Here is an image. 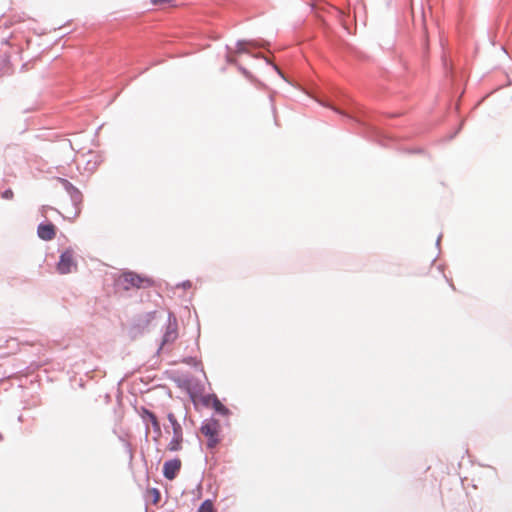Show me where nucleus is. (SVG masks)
I'll list each match as a JSON object with an SVG mask.
<instances>
[{"label": "nucleus", "instance_id": "423d86ee", "mask_svg": "<svg viewBox=\"0 0 512 512\" xmlns=\"http://www.w3.org/2000/svg\"><path fill=\"white\" fill-rule=\"evenodd\" d=\"M181 468V461L178 458L168 460L163 465V475L168 480H173Z\"/></svg>", "mask_w": 512, "mask_h": 512}, {"label": "nucleus", "instance_id": "6ab92c4d", "mask_svg": "<svg viewBox=\"0 0 512 512\" xmlns=\"http://www.w3.org/2000/svg\"><path fill=\"white\" fill-rule=\"evenodd\" d=\"M184 363L188 365H197V360L194 357H188L183 360Z\"/></svg>", "mask_w": 512, "mask_h": 512}, {"label": "nucleus", "instance_id": "9d476101", "mask_svg": "<svg viewBox=\"0 0 512 512\" xmlns=\"http://www.w3.org/2000/svg\"><path fill=\"white\" fill-rule=\"evenodd\" d=\"M67 194L69 195L71 203L75 208V215H78L80 213V208L83 201V195L81 191L74 186V188Z\"/></svg>", "mask_w": 512, "mask_h": 512}, {"label": "nucleus", "instance_id": "39448f33", "mask_svg": "<svg viewBox=\"0 0 512 512\" xmlns=\"http://www.w3.org/2000/svg\"><path fill=\"white\" fill-rule=\"evenodd\" d=\"M140 415H141L143 422H145V423L150 422V425H152L153 431L156 434V438L160 437L162 431H161V426L157 419V416L152 411H150L149 409L144 408V407H142Z\"/></svg>", "mask_w": 512, "mask_h": 512}, {"label": "nucleus", "instance_id": "f8f14e48", "mask_svg": "<svg viewBox=\"0 0 512 512\" xmlns=\"http://www.w3.org/2000/svg\"><path fill=\"white\" fill-rule=\"evenodd\" d=\"M212 407L216 413L222 416H228L230 414V410L220 402L217 396H213Z\"/></svg>", "mask_w": 512, "mask_h": 512}, {"label": "nucleus", "instance_id": "7ed1b4c3", "mask_svg": "<svg viewBox=\"0 0 512 512\" xmlns=\"http://www.w3.org/2000/svg\"><path fill=\"white\" fill-rule=\"evenodd\" d=\"M167 419L171 424L173 430V437L168 444V450L172 452L179 451L181 449V443L183 441L182 427L173 413H168Z\"/></svg>", "mask_w": 512, "mask_h": 512}, {"label": "nucleus", "instance_id": "ddd939ff", "mask_svg": "<svg viewBox=\"0 0 512 512\" xmlns=\"http://www.w3.org/2000/svg\"><path fill=\"white\" fill-rule=\"evenodd\" d=\"M22 154V149L20 146L18 145H12V146H8L6 149H5V157L7 159H10L12 158V156L14 155H21Z\"/></svg>", "mask_w": 512, "mask_h": 512}, {"label": "nucleus", "instance_id": "f257e3e1", "mask_svg": "<svg viewBox=\"0 0 512 512\" xmlns=\"http://www.w3.org/2000/svg\"><path fill=\"white\" fill-rule=\"evenodd\" d=\"M178 321L173 312L168 313L167 323L163 329L162 339L157 350V354H160L168 346L172 345L178 338Z\"/></svg>", "mask_w": 512, "mask_h": 512}, {"label": "nucleus", "instance_id": "b1692460", "mask_svg": "<svg viewBox=\"0 0 512 512\" xmlns=\"http://www.w3.org/2000/svg\"><path fill=\"white\" fill-rule=\"evenodd\" d=\"M226 61L229 63V64H236V60L235 58H233L232 56L230 55H227L226 56Z\"/></svg>", "mask_w": 512, "mask_h": 512}, {"label": "nucleus", "instance_id": "9b49d317", "mask_svg": "<svg viewBox=\"0 0 512 512\" xmlns=\"http://www.w3.org/2000/svg\"><path fill=\"white\" fill-rule=\"evenodd\" d=\"M236 53L250 54V48H259L260 44L255 40H238L236 44Z\"/></svg>", "mask_w": 512, "mask_h": 512}, {"label": "nucleus", "instance_id": "412c9836", "mask_svg": "<svg viewBox=\"0 0 512 512\" xmlns=\"http://www.w3.org/2000/svg\"><path fill=\"white\" fill-rule=\"evenodd\" d=\"M331 108H332L335 112H337L338 114L343 115V116H345V117H347V118H349V119H351V120H354V118H353L352 116H350V115L346 114L345 112H343V111H341V110H338V109H336V108H334V107H331ZM355 121H356V119H355ZM357 122H359V120H357Z\"/></svg>", "mask_w": 512, "mask_h": 512}, {"label": "nucleus", "instance_id": "0eeeda50", "mask_svg": "<svg viewBox=\"0 0 512 512\" xmlns=\"http://www.w3.org/2000/svg\"><path fill=\"white\" fill-rule=\"evenodd\" d=\"M219 422L218 420L211 418L206 419L202 422L200 430L206 437H212L218 434Z\"/></svg>", "mask_w": 512, "mask_h": 512}, {"label": "nucleus", "instance_id": "dca6fc26", "mask_svg": "<svg viewBox=\"0 0 512 512\" xmlns=\"http://www.w3.org/2000/svg\"><path fill=\"white\" fill-rule=\"evenodd\" d=\"M219 443L218 434L212 437H208L207 447L212 449Z\"/></svg>", "mask_w": 512, "mask_h": 512}, {"label": "nucleus", "instance_id": "aec40b11", "mask_svg": "<svg viewBox=\"0 0 512 512\" xmlns=\"http://www.w3.org/2000/svg\"><path fill=\"white\" fill-rule=\"evenodd\" d=\"M191 286H192V283L189 280L183 281L182 283L177 285V287H182L184 289H188Z\"/></svg>", "mask_w": 512, "mask_h": 512}, {"label": "nucleus", "instance_id": "393cba45", "mask_svg": "<svg viewBox=\"0 0 512 512\" xmlns=\"http://www.w3.org/2000/svg\"><path fill=\"white\" fill-rule=\"evenodd\" d=\"M271 65H272L273 69H274L275 71H277V73H278L280 76H282V77H283V75H282L281 71L279 70V68H278L275 64H271Z\"/></svg>", "mask_w": 512, "mask_h": 512}, {"label": "nucleus", "instance_id": "6e6552de", "mask_svg": "<svg viewBox=\"0 0 512 512\" xmlns=\"http://www.w3.org/2000/svg\"><path fill=\"white\" fill-rule=\"evenodd\" d=\"M40 239L48 241L55 237V226L52 223H40L37 228Z\"/></svg>", "mask_w": 512, "mask_h": 512}, {"label": "nucleus", "instance_id": "a211bd4d", "mask_svg": "<svg viewBox=\"0 0 512 512\" xmlns=\"http://www.w3.org/2000/svg\"><path fill=\"white\" fill-rule=\"evenodd\" d=\"M213 396H216L215 394H208L202 398L203 405L207 406L209 405V402L211 401L213 403Z\"/></svg>", "mask_w": 512, "mask_h": 512}, {"label": "nucleus", "instance_id": "4468645a", "mask_svg": "<svg viewBox=\"0 0 512 512\" xmlns=\"http://www.w3.org/2000/svg\"><path fill=\"white\" fill-rule=\"evenodd\" d=\"M198 512H215L213 507V502L210 499L204 500L200 507L198 508Z\"/></svg>", "mask_w": 512, "mask_h": 512}, {"label": "nucleus", "instance_id": "1a4fd4ad", "mask_svg": "<svg viewBox=\"0 0 512 512\" xmlns=\"http://www.w3.org/2000/svg\"><path fill=\"white\" fill-rule=\"evenodd\" d=\"M155 315V311L145 313L134 322L133 328L139 331H144L148 329L151 322L155 319Z\"/></svg>", "mask_w": 512, "mask_h": 512}, {"label": "nucleus", "instance_id": "5701e85b", "mask_svg": "<svg viewBox=\"0 0 512 512\" xmlns=\"http://www.w3.org/2000/svg\"><path fill=\"white\" fill-rule=\"evenodd\" d=\"M153 493H154V502H157L159 500L160 493L156 488L153 489Z\"/></svg>", "mask_w": 512, "mask_h": 512}, {"label": "nucleus", "instance_id": "a878e982", "mask_svg": "<svg viewBox=\"0 0 512 512\" xmlns=\"http://www.w3.org/2000/svg\"><path fill=\"white\" fill-rule=\"evenodd\" d=\"M239 70H240L244 75H247V74H248V71H247L245 68L241 67V66H239Z\"/></svg>", "mask_w": 512, "mask_h": 512}, {"label": "nucleus", "instance_id": "4be33fe9", "mask_svg": "<svg viewBox=\"0 0 512 512\" xmlns=\"http://www.w3.org/2000/svg\"><path fill=\"white\" fill-rule=\"evenodd\" d=\"M172 0H151L152 4L158 5L163 3H170Z\"/></svg>", "mask_w": 512, "mask_h": 512}, {"label": "nucleus", "instance_id": "2eb2a0df", "mask_svg": "<svg viewBox=\"0 0 512 512\" xmlns=\"http://www.w3.org/2000/svg\"><path fill=\"white\" fill-rule=\"evenodd\" d=\"M58 182L62 185V188L67 193H69L74 188V185L70 181H68L67 179L58 178Z\"/></svg>", "mask_w": 512, "mask_h": 512}, {"label": "nucleus", "instance_id": "f3484780", "mask_svg": "<svg viewBox=\"0 0 512 512\" xmlns=\"http://www.w3.org/2000/svg\"><path fill=\"white\" fill-rule=\"evenodd\" d=\"M14 196V193L13 191L9 188V189H6L3 193H2V198L3 199H6V200H10L12 199Z\"/></svg>", "mask_w": 512, "mask_h": 512}, {"label": "nucleus", "instance_id": "f03ea898", "mask_svg": "<svg viewBox=\"0 0 512 512\" xmlns=\"http://www.w3.org/2000/svg\"><path fill=\"white\" fill-rule=\"evenodd\" d=\"M117 284L119 286H122L123 289L129 290L131 287L135 288H147L151 287L154 284V281L150 278L140 276L134 272H125L123 273L118 281Z\"/></svg>", "mask_w": 512, "mask_h": 512}, {"label": "nucleus", "instance_id": "bb28decb", "mask_svg": "<svg viewBox=\"0 0 512 512\" xmlns=\"http://www.w3.org/2000/svg\"><path fill=\"white\" fill-rule=\"evenodd\" d=\"M441 238H442V234H440L436 240V246H439L440 245V241H441Z\"/></svg>", "mask_w": 512, "mask_h": 512}, {"label": "nucleus", "instance_id": "20e7f679", "mask_svg": "<svg viewBox=\"0 0 512 512\" xmlns=\"http://www.w3.org/2000/svg\"><path fill=\"white\" fill-rule=\"evenodd\" d=\"M76 267L77 263L74 260V251L71 248H68L60 255L57 263V270L60 274H68Z\"/></svg>", "mask_w": 512, "mask_h": 512}]
</instances>
